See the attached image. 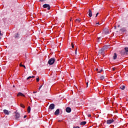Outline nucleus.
Instances as JSON below:
<instances>
[{
  "instance_id": "f257e3e1",
  "label": "nucleus",
  "mask_w": 128,
  "mask_h": 128,
  "mask_svg": "<svg viewBox=\"0 0 128 128\" xmlns=\"http://www.w3.org/2000/svg\"><path fill=\"white\" fill-rule=\"evenodd\" d=\"M56 62V58H50L48 61V64L50 66H52L54 64V62Z\"/></svg>"
},
{
  "instance_id": "f03ea898",
  "label": "nucleus",
  "mask_w": 128,
  "mask_h": 128,
  "mask_svg": "<svg viewBox=\"0 0 128 128\" xmlns=\"http://www.w3.org/2000/svg\"><path fill=\"white\" fill-rule=\"evenodd\" d=\"M43 8H47L48 10H50V6L48 4H44L43 5Z\"/></svg>"
},
{
  "instance_id": "7ed1b4c3",
  "label": "nucleus",
  "mask_w": 128,
  "mask_h": 128,
  "mask_svg": "<svg viewBox=\"0 0 128 128\" xmlns=\"http://www.w3.org/2000/svg\"><path fill=\"white\" fill-rule=\"evenodd\" d=\"M114 122V119H110L107 120L106 124H112Z\"/></svg>"
},
{
  "instance_id": "20e7f679",
  "label": "nucleus",
  "mask_w": 128,
  "mask_h": 128,
  "mask_svg": "<svg viewBox=\"0 0 128 128\" xmlns=\"http://www.w3.org/2000/svg\"><path fill=\"white\" fill-rule=\"evenodd\" d=\"M54 104H51L48 108V110H54Z\"/></svg>"
},
{
  "instance_id": "39448f33",
  "label": "nucleus",
  "mask_w": 128,
  "mask_h": 128,
  "mask_svg": "<svg viewBox=\"0 0 128 128\" xmlns=\"http://www.w3.org/2000/svg\"><path fill=\"white\" fill-rule=\"evenodd\" d=\"M20 33L17 32V33H16V34H15L14 38H15L16 40H18V38H20Z\"/></svg>"
},
{
  "instance_id": "423d86ee",
  "label": "nucleus",
  "mask_w": 128,
  "mask_h": 128,
  "mask_svg": "<svg viewBox=\"0 0 128 128\" xmlns=\"http://www.w3.org/2000/svg\"><path fill=\"white\" fill-rule=\"evenodd\" d=\"M20 113L18 112H16L15 114V118L16 120H18V118H20Z\"/></svg>"
},
{
  "instance_id": "0eeeda50",
  "label": "nucleus",
  "mask_w": 128,
  "mask_h": 128,
  "mask_svg": "<svg viewBox=\"0 0 128 128\" xmlns=\"http://www.w3.org/2000/svg\"><path fill=\"white\" fill-rule=\"evenodd\" d=\"M66 112H72V108H70V107H67L66 109Z\"/></svg>"
},
{
  "instance_id": "6e6552de",
  "label": "nucleus",
  "mask_w": 128,
  "mask_h": 128,
  "mask_svg": "<svg viewBox=\"0 0 128 128\" xmlns=\"http://www.w3.org/2000/svg\"><path fill=\"white\" fill-rule=\"evenodd\" d=\"M54 114L55 116H58L60 114V110L57 109Z\"/></svg>"
},
{
  "instance_id": "1a4fd4ad",
  "label": "nucleus",
  "mask_w": 128,
  "mask_h": 128,
  "mask_svg": "<svg viewBox=\"0 0 128 128\" xmlns=\"http://www.w3.org/2000/svg\"><path fill=\"white\" fill-rule=\"evenodd\" d=\"M99 52L101 54H104V49L102 48L99 50Z\"/></svg>"
},
{
  "instance_id": "9d476101",
  "label": "nucleus",
  "mask_w": 128,
  "mask_h": 128,
  "mask_svg": "<svg viewBox=\"0 0 128 128\" xmlns=\"http://www.w3.org/2000/svg\"><path fill=\"white\" fill-rule=\"evenodd\" d=\"M4 112L6 116H8V114H10V112H8V110H4Z\"/></svg>"
},
{
  "instance_id": "9b49d317",
  "label": "nucleus",
  "mask_w": 128,
  "mask_h": 128,
  "mask_svg": "<svg viewBox=\"0 0 128 128\" xmlns=\"http://www.w3.org/2000/svg\"><path fill=\"white\" fill-rule=\"evenodd\" d=\"M88 16L90 18H92V10H88Z\"/></svg>"
},
{
  "instance_id": "f8f14e48",
  "label": "nucleus",
  "mask_w": 128,
  "mask_h": 128,
  "mask_svg": "<svg viewBox=\"0 0 128 128\" xmlns=\"http://www.w3.org/2000/svg\"><path fill=\"white\" fill-rule=\"evenodd\" d=\"M86 124V121H83V122H81L80 124V126H84Z\"/></svg>"
},
{
  "instance_id": "ddd939ff",
  "label": "nucleus",
  "mask_w": 128,
  "mask_h": 128,
  "mask_svg": "<svg viewBox=\"0 0 128 128\" xmlns=\"http://www.w3.org/2000/svg\"><path fill=\"white\" fill-rule=\"evenodd\" d=\"M117 58H118V55L116 54V53H114L113 56L114 60H116Z\"/></svg>"
},
{
  "instance_id": "4468645a",
  "label": "nucleus",
  "mask_w": 128,
  "mask_h": 128,
  "mask_svg": "<svg viewBox=\"0 0 128 128\" xmlns=\"http://www.w3.org/2000/svg\"><path fill=\"white\" fill-rule=\"evenodd\" d=\"M108 48H110V46L106 45V46H104V50H108Z\"/></svg>"
},
{
  "instance_id": "2eb2a0df",
  "label": "nucleus",
  "mask_w": 128,
  "mask_h": 128,
  "mask_svg": "<svg viewBox=\"0 0 128 128\" xmlns=\"http://www.w3.org/2000/svg\"><path fill=\"white\" fill-rule=\"evenodd\" d=\"M25 96L24 94L22 93V92H19L18 94V96Z\"/></svg>"
},
{
  "instance_id": "dca6fc26",
  "label": "nucleus",
  "mask_w": 128,
  "mask_h": 128,
  "mask_svg": "<svg viewBox=\"0 0 128 128\" xmlns=\"http://www.w3.org/2000/svg\"><path fill=\"white\" fill-rule=\"evenodd\" d=\"M120 88H121V90H124L125 88H126V86H122L120 87Z\"/></svg>"
},
{
  "instance_id": "f3484780",
  "label": "nucleus",
  "mask_w": 128,
  "mask_h": 128,
  "mask_svg": "<svg viewBox=\"0 0 128 128\" xmlns=\"http://www.w3.org/2000/svg\"><path fill=\"white\" fill-rule=\"evenodd\" d=\"M105 34H110V31L108 30H106L104 31Z\"/></svg>"
},
{
  "instance_id": "a211bd4d",
  "label": "nucleus",
  "mask_w": 128,
  "mask_h": 128,
  "mask_svg": "<svg viewBox=\"0 0 128 128\" xmlns=\"http://www.w3.org/2000/svg\"><path fill=\"white\" fill-rule=\"evenodd\" d=\"M100 79L101 80H104V76H100Z\"/></svg>"
},
{
  "instance_id": "6ab92c4d",
  "label": "nucleus",
  "mask_w": 128,
  "mask_h": 128,
  "mask_svg": "<svg viewBox=\"0 0 128 128\" xmlns=\"http://www.w3.org/2000/svg\"><path fill=\"white\" fill-rule=\"evenodd\" d=\"M28 112L30 114V106H28Z\"/></svg>"
},
{
  "instance_id": "aec40b11",
  "label": "nucleus",
  "mask_w": 128,
  "mask_h": 128,
  "mask_svg": "<svg viewBox=\"0 0 128 128\" xmlns=\"http://www.w3.org/2000/svg\"><path fill=\"white\" fill-rule=\"evenodd\" d=\"M76 22H80V19H76Z\"/></svg>"
},
{
  "instance_id": "412c9836",
  "label": "nucleus",
  "mask_w": 128,
  "mask_h": 128,
  "mask_svg": "<svg viewBox=\"0 0 128 128\" xmlns=\"http://www.w3.org/2000/svg\"><path fill=\"white\" fill-rule=\"evenodd\" d=\"M21 108H26V106H24V105L23 104H20Z\"/></svg>"
},
{
  "instance_id": "4be33fe9",
  "label": "nucleus",
  "mask_w": 128,
  "mask_h": 128,
  "mask_svg": "<svg viewBox=\"0 0 128 128\" xmlns=\"http://www.w3.org/2000/svg\"><path fill=\"white\" fill-rule=\"evenodd\" d=\"M124 50L126 51V52H128V48H125Z\"/></svg>"
},
{
  "instance_id": "5701e85b",
  "label": "nucleus",
  "mask_w": 128,
  "mask_h": 128,
  "mask_svg": "<svg viewBox=\"0 0 128 128\" xmlns=\"http://www.w3.org/2000/svg\"><path fill=\"white\" fill-rule=\"evenodd\" d=\"M20 66H24V68H26V66L24 65H22V64H20Z\"/></svg>"
},
{
  "instance_id": "b1692460",
  "label": "nucleus",
  "mask_w": 128,
  "mask_h": 128,
  "mask_svg": "<svg viewBox=\"0 0 128 128\" xmlns=\"http://www.w3.org/2000/svg\"><path fill=\"white\" fill-rule=\"evenodd\" d=\"M72 48H74V43H72Z\"/></svg>"
},
{
  "instance_id": "393cba45",
  "label": "nucleus",
  "mask_w": 128,
  "mask_h": 128,
  "mask_svg": "<svg viewBox=\"0 0 128 128\" xmlns=\"http://www.w3.org/2000/svg\"><path fill=\"white\" fill-rule=\"evenodd\" d=\"M42 88V85H41L39 87L38 90H40Z\"/></svg>"
},
{
  "instance_id": "a878e982",
  "label": "nucleus",
  "mask_w": 128,
  "mask_h": 128,
  "mask_svg": "<svg viewBox=\"0 0 128 128\" xmlns=\"http://www.w3.org/2000/svg\"><path fill=\"white\" fill-rule=\"evenodd\" d=\"M77 50H78V48H76V50H75V54H77Z\"/></svg>"
},
{
  "instance_id": "bb28decb",
  "label": "nucleus",
  "mask_w": 128,
  "mask_h": 128,
  "mask_svg": "<svg viewBox=\"0 0 128 128\" xmlns=\"http://www.w3.org/2000/svg\"><path fill=\"white\" fill-rule=\"evenodd\" d=\"M30 78H32V76H30L28 78H27V80H30Z\"/></svg>"
},
{
  "instance_id": "cd10ccee",
  "label": "nucleus",
  "mask_w": 128,
  "mask_h": 128,
  "mask_svg": "<svg viewBox=\"0 0 128 128\" xmlns=\"http://www.w3.org/2000/svg\"><path fill=\"white\" fill-rule=\"evenodd\" d=\"M36 82H40V78H37L36 79Z\"/></svg>"
},
{
  "instance_id": "c85d7f7f",
  "label": "nucleus",
  "mask_w": 128,
  "mask_h": 128,
  "mask_svg": "<svg viewBox=\"0 0 128 128\" xmlns=\"http://www.w3.org/2000/svg\"><path fill=\"white\" fill-rule=\"evenodd\" d=\"M102 72V70H101L98 71V72H99L100 74V72Z\"/></svg>"
},
{
  "instance_id": "c756f323",
  "label": "nucleus",
  "mask_w": 128,
  "mask_h": 128,
  "mask_svg": "<svg viewBox=\"0 0 128 128\" xmlns=\"http://www.w3.org/2000/svg\"><path fill=\"white\" fill-rule=\"evenodd\" d=\"M88 118L92 117V115H90V114H89L88 115Z\"/></svg>"
},
{
  "instance_id": "7c9ffc66",
  "label": "nucleus",
  "mask_w": 128,
  "mask_h": 128,
  "mask_svg": "<svg viewBox=\"0 0 128 128\" xmlns=\"http://www.w3.org/2000/svg\"><path fill=\"white\" fill-rule=\"evenodd\" d=\"M74 128H80V126H74Z\"/></svg>"
},
{
  "instance_id": "2f4dec72",
  "label": "nucleus",
  "mask_w": 128,
  "mask_h": 128,
  "mask_svg": "<svg viewBox=\"0 0 128 128\" xmlns=\"http://www.w3.org/2000/svg\"><path fill=\"white\" fill-rule=\"evenodd\" d=\"M98 16V13L96 14V16Z\"/></svg>"
},
{
  "instance_id": "473e14b6",
  "label": "nucleus",
  "mask_w": 128,
  "mask_h": 128,
  "mask_svg": "<svg viewBox=\"0 0 128 128\" xmlns=\"http://www.w3.org/2000/svg\"><path fill=\"white\" fill-rule=\"evenodd\" d=\"M112 70H116V68H112Z\"/></svg>"
},
{
  "instance_id": "72a5a7b5",
  "label": "nucleus",
  "mask_w": 128,
  "mask_h": 128,
  "mask_svg": "<svg viewBox=\"0 0 128 128\" xmlns=\"http://www.w3.org/2000/svg\"><path fill=\"white\" fill-rule=\"evenodd\" d=\"M24 118H26V115H25V116H24Z\"/></svg>"
},
{
  "instance_id": "f704fd0d",
  "label": "nucleus",
  "mask_w": 128,
  "mask_h": 128,
  "mask_svg": "<svg viewBox=\"0 0 128 128\" xmlns=\"http://www.w3.org/2000/svg\"><path fill=\"white\" fill-rule=\"evenodd\" d=\"M32 78H34V76H31Z\"/></svg>"
},
{
  "instance_id": "c9c22d12",
  "label": "nucleus",
  "mask_w": 128,
  "mask_h": 128,
  "mask_svg": "<svg viewBox=\"0 0 128 128\" xmlns=\"http://www.w3.org/2000/svg\"><path fill=\"white\" fill-rule=\"evenodd\" d=\"M86 86H87V87L88 86V82H86Z\"/></svg>"
},
{
  "instance_id": "e433bc0d",
  "label": "nucleus",
  "mask_w": 128,
  "mask_h": 128,
  "mask_svg": "<svg viewBox=\"0 0 128 128\" xmlns=\"http://www.w3.org/2000/svg\"><path fill=\"white\" fill-rule=\"evenodd\" d=\"M102 38L100 37V38H98V40H100Z\"/></svg>"
},
{
  "instance_id": "4c0bfd02",
  "label": "nucleus",
  "mask_w": 128,
  "mask_h": 128,
  "mask_svg": "<svg viewBox=\"0 0 128 128\" xmlns=\"http://www.w3.org/2000/svg\"><path fill=\"white\" fill-rule=\"evenodd\" d=\"M40 2H44V0H40Z\"/></svg>"
},
{
  "instance_id": "58836bf2",
  "label": "nucleus",
  "mask_w": 128,
  "mask_h": 128,
  "mask_svg": "<svg viewBox=\"0 0 128 128\" xmlns=\"http://www.w3.org/2000/svg\"><path fill=\"white\" fill-rule=\"evenodd\" d=\"M96 24H100V23L99 22L96 23Z\"/></svg>"
},
{
  "instance_id": "ea45409f",
  "label": "nucleus",
  "mask_w": 128,
  "mask_h": 128,
  "mask_svg": "<svg viewBox=\"0 0 128 128\" xmlns=\"http://www.w3.org/2000/svg\"><path fill=\"white\" fill-rule=\"evenodd\" d=\"M58 122H62V120H58Z\"/></svg>"
},
{
  "instance_id": "a19ab883",
  "label": "nucleus",
  "mask_w": 128,
  "mask_h": 128,
  "mask_svg": "<svg viewBox=\"0 0 128 128\" xmlns=\"http://www.w3.org/2000/svg\"><path fill=\"white\" fill-rule=\"evenodd\" d=\"M96 70H98V68H97V69H96Z\"/></svg>"
},
{
  "instance_id": "79ce46f5",
  "label": "nucleus",
  "mask_w": 128,
  "mask_h": 128,
  "mask_svg": "<svg viewBox=\"0 0 128 128\" xmlns=\"http://www.w3.org/2000/svg\"><path fill=\"white\" fill-rule=\"evenodd\" d=\"M34 93H36V92H34Z\"/></svg>"
}]
</instances>
